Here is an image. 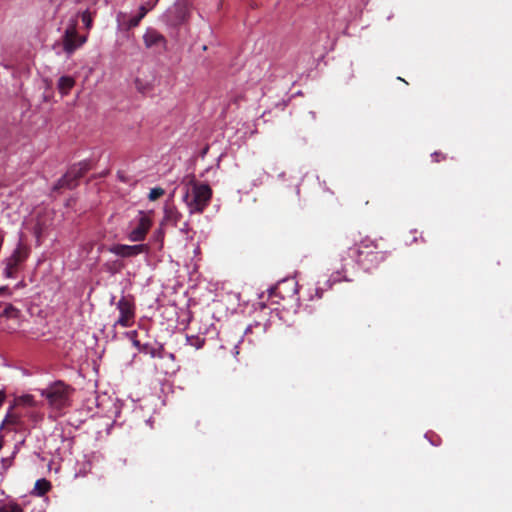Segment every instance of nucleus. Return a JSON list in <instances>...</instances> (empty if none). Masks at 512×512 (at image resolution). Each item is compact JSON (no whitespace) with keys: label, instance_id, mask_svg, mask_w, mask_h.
Instances as JSON below:
<instances>
[{"label":"nucleus","instance_id":"obj_1","mask_svg":"<svg viewBox=\"0 0 512 512\" xmlns=\"http://www.w3.org/2000/svg\"><path fill=\"white\" fill-rule=\"evenodd\" d=\"M357 263L366 271L377 269L388 257L387 251L379 250L377 242L369 237L363 238L353 250Z\"/></svg>","mask_w":512,"mask_h":512},{"label":"nucleus","instance_id":"obj_2","mask_svg":"<svg viewBox=\"0 0 512 512\" xmlns=\"http://www.w3.org/2000/svg\"><path fill=\"white\" fill-rule=\"evenodd\" d=\"M71 392L72 389L68 385L57 381L43 389L41 395L47 400L51 409L61 411L70 405Z\"/></svg>","mask_w":512,"mask_h":512},{"label":"nucleus","instance_id":"obj_3","mask_svg":"<svg viewBox=\"0 0 512 512\" xmlns=\"http://www.w3.org/2000/svg\"><path fill=\"white\" fill-rule=\"evenodd\" d=\"M191 183V194L187 191L184 200L191 212L202 213L211 200L212 190L209 185L199 184L194 179L191 180Z\"/></svg>","mask_w":512,"mask_h":512},{"label":"nucleus","instance_id":"obj_4","mask_svg":"<svg viewBox=\"0 0 512 512\" xmlns=\"http://www.w3.org/2000/svg\"><path fill=\"white\" fill-rule=\"evenodd\" d=\"M90 161L83 160L72 165L68 171L54 184L53 191L59 192L61 189L72 190L79 185V180L91 169Z\"/></svg>","mask_w":512,"mask_h":512},{"label":"nucleus","instance_id":"obj_5","mask_svg":"<svg viewBox=\"0 0 512 512\" xmlns=\"http://www.w3.org/2000/svg\"><path fill=\"white\" fill-rule=\"evenodd\" d=\"M191 10L190 0H176L163 14V19L167 25L179 27L189 20Z\"/></svg>","mask_w":512,"mask_h":512},{"label":"nucleus","instance_id":"obj_6","mask_svg":"<svg viewBox=\"0 0 512 512\" xmlns=\"http://www.w3.org/2000/svg\"><path fill=\"white\" fill-rule=\"evenodd\" d=\"M120 316L115 322L114 326H121L123 328L131 327L135 320V305L132 300L123 296L116 304Z\"/></svg>","mask_w":512,"mask_h":512},{"label":"nucleus","instance_id":"obj_7","mask_svg":"<svg viewBox=\"0 0 512 512\" xmlns=\"http://www.w3.org/2000/svg\"><path fill=\"white\" fill-rule=\"evenodd\" d=\"M137 225L130 231L128 238L132 242H141L146 238L152 226V219L148 213L139 211Z\"/></svg>","mask_w":512,"mask_h":512},{"label":"nucleus","instance_id":"obj_8","mask_svg":"<svg viewBox=\"0 0 512 512\" xmlns=\"http://www.w3.org/2000/svg\"><path fill=\"white\" fill-rule=\"evenodd\" d=\"M29 253L30 249L26 245L19 243L12 255L6 260V275L11 276L18 266L28 258Z\"/></svg>","mask_w":512,"mask_h":512},{"label":"nucleus","instance_id":"obj_9","mask_svg":"<svg viewBox=\"0 0 512 512\" xmlns=\"http://www.w3.org/2000/svg\"><path fill=\"white\" fill-rule=\"evenodd\" d=\"M144 45L148 49H156L158 52L166 51L167 40L163 34L154 28H147L143 35Z\"/></svg>","mask_w":512,"mask_h":512},{"label":"nucleus","instance_id":"obj_10","mask_svg":"<svg viewBox=\"0 0 512 512\" xmlns=\"http://www.w3.org/2000/svg\"><path fill=\"white\" fill-rule=\"evenodd\" d=\"M108 251L123 257H134L143 252L147 251V246L144 244H136V245H125V244H114L108 248Z\"/></svg>","mask_w":512,"mask_h":512},{"label":"nucleus","instance_id":"obj_11","mask_svg":"<svg viewBox=\"0 0 512 512\" xmlns=\"http://www.w3.org/2000/svg\"><path fill=\"white\" fill-rule=\"evenodd\" d=\"M86 41L85 37H80L75 27L66 29L63 35V48L68 54L73 53Z\"/></svg>","mask_w":512,"mask_h":512},{"label":"nucleus","instance_id":"obj_12","mask_svg":"<svg viewBox=\"0 0 512 512\" xmlns=\"http://www.w3.org/2000/svg\"><path fill=\"white\" fill-rule=\"evenodd\" d=\"M15 406L11 405L0 425V430H17L22 425L21 416L17 414Z\"/></svg>","mask_w":512,"mask_h":512},{"label":"nucleus","instance_id":"obj_13","mask_svg":"<svg viewBox=\"0 0 512 512\" xmlns=\"http://www.w3.org/2000/svg\"><path fill=\"white\" fill-rule=\"evenodd\" d=\"M181 219L182 214L177 210V208L173 204H166L164 206V216L160 226L171 225L176 227Z\"/></svg>","mask_w":512,"mask_h":512},{"label":"nucleus","instance_id":"obj_14","mask_svg":"<svg viewBox=\"0 0 512 512\" xmlns=\"http://www.w3.org/2000/svg\"><path fill=\"white\" fill-rule=\"evenodd\" d=\"M155 2L151 5H141L139 8V12L137 15L131 17L127 23L129 29L137 27L141 20L146 16V14L155 6Z\"/></svg>","mask_w":512,"mask_h":512},{"label":"nucleus","instance_id":"obj_15","mask_svg":"<svg viewBox=\"0 0 512 512\" xmlns=\"http://www.w3.org/2000/svg\"><path fill=\"white\" fill-rule=\"evenodd\" d=\"M75 85V80L70 76H62L58 80V90L62 95H67Z\"/></svg>","mask_w":512,"mask_h":512},{"label":"nucleus","instance_id":"obj_16","mask_svg":"<svg viewBox=\"0 0 512 512\" xmlns=\"http://www.w3.org/2000/svg\"><path fill=\"white\" fill-rule=\"evenodd\" d=\"M51 488V483L45 478H41L35 482L33 493L37 496H44L51 490Z\"/></svg>","mask_w":512,"mask_h":512},{"label":"nucleus","instance_id":"obj_17","mask_svg":"<svg viewBox=\"0 0 512 512\" xmlns=\"http://www.w3.org/2000/svg\"><path fill=\"white\" fill-rule=\"evenodd\" d=\"M20 311L16 309L13 305L9 304L3 310L0 320L5 319L18 320Z\"/></svg>","mask_w":512,"mask_h":512},{"label":"nucleus","instance_id":"obj_18","mask_svg":"<svg viewBox=\"0 0 512 512\" xmlns=\"http://www.w3.org/2000/svg\"><path fill=\"white\" fill-rule=\"evenodd\" d=\"M0 512H24V510L18 503L10 501L0 505Z\"/></svg>","mask_w":512,"mask_h":512},{"label":"nucleus","instance_id":"obj_19","mask_svg":"<svg viewBox=\"0 0 512 512\" xmlns=\"http://www.w3.org/2000/svg\"><path fill=\"white\" fill-rule=\"evenodd\" d=\"M35 401L34 397L32 395H23L14 400L13 406H19V405H27V406H34Z\"/></svg>","mask_w":512,"mask_h":512},{"label":"nucleus","instance_id":"obj_20","mask_svg":"<svg viewBox=\"0 0 512 512\" xmlns=\"http://www.w3.org/2000/svg\"><path fill=\"white\" fill-rule=\"evenodd\" d=\"M186 340L190 346H193L196 349H201L205 344V338H201L199 336H187Z\"/></svg>","mask_w":512,"mask_h":512},{"label":"nucleus","instance_id":"obj_21","mask_svg":"<svg viewBox=\"0 0 512 512\" xmlns=\"http://www.w3.org/2000/svg\"><path fill=\"white\" fill-rule=\"evenodd\" d=\"M165 194V190L161 187L152 188L148 194V199L150 201H155L162 197Z\"/></svg>","mask_w":512,"mask_h":512},{"label":"nucleus","instance_id":"obj_22","mask_svg":"<svg viewBox=\"0 0 512 512\" xmlns=\"http://www.w3.org/2000/svg\"><path fill=\"white\" fill-rule=\"evenodd\" d=\"M81 20L87 28H90L92 24V18L88 11H84L81 15Z\"/></svg>","mask_w":512,"mask_h":512},{"label":"nucleus","instance_id":"obj_23","mask_svg":"<svg viewBox=\"0 0 512 512\" xmlns=\"http://www.w3.org/2000/svg\"><path fill=\"white\" fill-rule=\"evenodd\" d=\"M431 156H432L434 162H440V161L446 159V156L440 152H435Z\"/></svg>","mask_w":512,"mask_h":512},{"label":"nucleus","instance_id":"obj_24","mask_svg":"<svg viewBox=\"0 0 512 512\" xmlns=\"http://www.w3.org/2000/svg\"><path fill=\"white\" fill-rule=\"evenodd\" d=\"M6 400V393L4 390H0V408L3 406Z\"/></svg>","mask_w":512,"mask_h":512},{"label":"nucleus","instance_id":"obj_25","mask_svg":"<svg viewBox=\"0 0 512 512\" xmlns=\"http://www.w3.org/2000/svg\"><path fill=\"white\" fill-rule=\"evenodd\" d=\"M163 237H164V232L162 231V229H159L157 231V238L162 241Z\"/></svg>","mask_w":512,"mask_h":512},{"label":"nucleus","instance_id":"obj_26","mask_svg":"<svg viewBox=\"0 0 512 512\" xmlns=\"http://www.w3.org/2000/svg\"><path fill=\"white\" fill-rule=\"evenodd\" d=\"M3 329L6 330L7 332L11 333V332L15 331L16 328L13 326H4Z\"/></svg>","mask_w":512,"mask_h":512},{"label":"nucleus","instance_id":"obj_27","mask_svg":"<svg viewBox=\"0 0 512 512\" xmlns=\"http://www.w3.org/2000/svg\"><path fill=\"white\" fill-rule=\"evenodd\" d=\"M3 445H4L3 436L0 435V450L2 449Z\"/></svg>","mask_w":512,"mask_h":512},{"label":"nucleus","instance_id":"obj_28","mask_svg":"<svg viewBox=\"0 0 512 512\" xmlns=\"http://www.w3.org/2000/svg\"><path fill=\"white\" fill-rule=\"evenodd\" d=\"M340 260H341L342 262H344V261L346 260V257H345V255H343V254H340Z\"/></svg>","mask_w":512,"mask_h":512},{"label":"nucleus","instance_id":"obj_29","mask_svg":"<svg viewBox=\"0 0 512 512\" xmlns=\"http://www.w3.org/2000/svg\"><path fill=\"white\" fill-rule=\"evenodd\" d=\"M350 250H351V249H348L347 251H344V254H348V256H349V257H351V255H350Z\"/></svg>","mask_w":512,"mask_h":512},{"label":"nucleus","instance_id":"obj_30","mask_svg":"<svg viewBox=\"0 0 512 512\" xmlns=\"http://www.w3.org/2000/svg\"><path fill=\"white\" fill-rule=\"evenodd\" d=\"M157 2H158V0H155V3H157Z\"/></svg>","mask_w":512,"mask_h":512}]
</instances>
